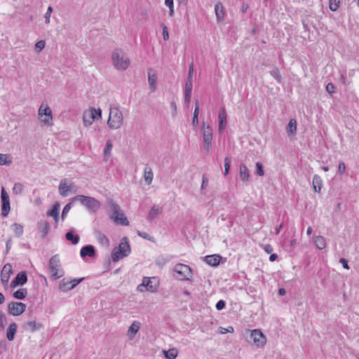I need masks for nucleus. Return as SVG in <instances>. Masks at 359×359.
<instances>
[{"label":"nucleus","mask_w":359,"mask_h":359,"mask_svg":"<svg viewBox=\"0 0 359 359\" xmlns=\"http://www.w3.org/2000/svg\"><path fill=\"white\" fill-rule=\"evenodd\" d=\"M111 62L118 71H125L130 65V60L127 53L121 48H116L111 53Z\"/></svg>","instance_id":"nucleus-1"},{"label":"nucleus","mask_w":359,"mask_h":359,"mask_svg":"<svg viewBox=\"0 0 359 359\" xmlns=\"http://www.w3.org/2000/svg\"><path fill=\"white\" fill-rule=\"evenodd\" d=\"M123 123L121 111L116 106H110L109 115L107 121L108 126L113 130L119 129Z\"/></svg>","instance_id":"nucleus-2"},{"label":"nucleus","mask_w":359,"mask_h":359,"mask_svg":"<svg viewBox=\"0 0 359 359\" xmlns=\"http://www.w3.org/2000/svg\"><path fill=\"white\" fill-rule=\"evenodd\" d=\"M130 246L126 237L121 239L118 247L114 248L111 253L113 262H116L123 258L128 257L130 253Z\"/></svg>","instance_id":"nucleus-3"},{"label":"nucleus","mask_w":359,"mask_h":359,"mask_svg":"<svg viewBox=\"0 0 359 359\" xmlns=\"http://www.w3.org/2000/svg\"><path fill=\"white\" fill-rule=\"evenodd\" d=\"M38 116L42 126H52L53 116L52 110L47 103L42 102L38 110Z\"/></svg>","instance_id":"nucleus-4"},{"label":"nucleus","mask_w":359,"mask_h":359,"mask_svg":"<svg viewBox=\"0 0 359 359\" xmlns=\"http://www.w3.org/2000/svg\"><path fill=\"white\" fill-rule=\"evenodd\" d=\"M79 201L88 210L95 212L100 207V203L95 198L79 195L72 198V202Z\"/></svg>","instance_id":"nucleus-5"},{"label":"nucleus","mask_w":359,"mask_h":359,"mask_svg":"<svg viewBox=\"0 0 359 359\" xmlns=\"http://www.w3.org/2000/svg\"><path fill=\"white\" fill-rule=\"evenodd\" d=\"M201 131L202 133V138H203L204 149L207 152H209L211 149V147H212V133H213L212 128L209 123L203 121L201 123Z\"/></svg>","instance_id":"nucleus-6"},{"label":"nucleus","mask_w":359,"mask_h":359,"mask_svg":"<svg viewBox=\"0 0 359 359\" xmlns=\"http://www.w3.org/2000/svg\"><path fill=\"white\" fill-rule=\"evenodd\" d=\"M173 276L180 280H188L191 278L192 272L191 268L184 264H177L172 270Z\"/></svg>","instance_id":"nucleus-7"},{"label":"nucleus","mask_w":359,"mask_h":359,"mask_svg":"<svg viewBox=\"0 0 359 359\" xmlns=\"http://www.w3.org/2000/svg\"><path fill=\"white\" fill-rule=\"evenodd\" d=\"M159 286L158 281L155 277H144L142 282L137 286L139 292L148 291L150 292H156Z\"/></svg>","instance_id":"nucleus-8"},{"label":"nucleus","mask_w":359,"mask_h":359,"mask_svg":"<svg viewBox=\"0 0 359 359\" xmlns=\"http://www.w3.org/2000/svg\"><path fill=\"white\" fill-rule=\"evenodd\" d=\"M49 273L55 279H58L64 275V271L61 267L59 256L55 255L49 260Z\"/></svg>","instance_id":"nucleus-9"},{"label":"nucleus","mask_w":359,"mask_h":359,"mask_svg":"<svg viewBox=\"0 0 359 359\" xmlns=\"http://www.w3.org/2000/svg\"><path fill=\"white\" fill-rule=\"evenodd\" d=\"M102 117V110L100 109L90 108L84 111L83 114V124L86 127H88L93 123Z\"/></svg>","instance_id":"nucleus-10"},{"label":"nucleus","mask_w":359,"mask_h":359,"mask_svg":"<svg viewBox=\"0 0 359 359\" xmlns=\"http://www.w3.org/2000/svg\"><path fill=\"white\" fill-rule=\"evenodd\" d=\"M111 210L112 211L111 218L114 222L121 225L128 226L129 222L125 216L124 213L121 211L119 205L114 202L111 203Z\"/></svg>","instance_id":"nucleus-11"},{"label":"nucleus","mask_w":359,"mask_h":359,"mask_svg":"<svg viewBox=\"0 0 359 359\" xmlns=\"http://www.w3.org/2000/svg\"><path fill=\"white\" fill-rule=\"evenodd\" d=\"M58 190L62 196L66 197L69 193L76 194L78 191V187L74 182L65 178L60 181Z\"/></svg>","instance_id":"nucleus-12"},{"label":"nucleus","mask_w":359,"mask_h":359,"mask_svg":"<svg viewBox=\"0 0 359 359\" xmlns=\"http://www.w3.org/2000/svg\"><path fill=\"white\" fill-rule=\"evenodd\" d=\"M250 332V337L256 348H263L266 344L267 338L259 329L252 330Z\"/></svg>","instance_id":"nucleus-13"},{"label":"nucleus","mask_w":359,"mask_h":359,"mask_svg":"<svg viewBox=\"0 0 359 359\" xmlns=\"http://www.w3.org/2000/svg\"><path fill=\"white\" fill-rule=\"evenodd\" d=\"M26 307L25 304L18 302H11L8 304V313L13 316H20L25 311Z\"/></svg>","instance_id":"nucleus-14"},{"label":"nucleus","mask_w":359,"mask_h":359,"mask_svg":"<svg viewBox=\"0 0 359 359\" xmlns=\"http://www.w3.org/2000/svg\"><path fill=\"white\" fill-rule=\"evenodd\" d=\"M1 215L4 217L8 216L11 210L9 196L4 187L1 189Z\"/></svg>","instance_id":"nucleus-15"},{"label":"nucleus","mask_w":359,"mask_h":359,"mask_svg":"<svg viewBox=\"0 0 359 359\" xmlns=\"http://www.w3.org/2000/svg\"><path fill=\"white\" fill-rule=\"evenodd\" d=\"M148 84L151 91L154 92L157 88V74L154 69L149 68L147 69Z\"/></svg>","instance_id":"nucleus-16"},{"label":"nucleus","mask_w":359,"mask_h":359,"mask_svg":"<svg viewBox=\"0 0 359 359\" xmlns=\"http://www.w3.org/2000/svg\"><path fill=\"white\" fill-rule=\"evenodd\" d=\"M13 273V267L11 264H6L1 272V281L4 285L8 284L11 274Z\"/></svg>","instance_id":"nucleus-17"},{"label":"nucleus","mask_w":359,"mask_h":359,"mask_svg":"<svg viewBox=\"0 0 359 359\" xmlns=\"http://www.w3.org/2000/svg\"><path fill=\"white\" fill-rule=\"evenodd\" d=\"M27 281V276L25 271H21L16 277L13 280V281L11 283V287H15L19 285H23L25 283H26Z\"/></svg>","instance_id":"nucleus-18"},{"label":"nucleus","mask_w":359,"mask_h":359,"mask_svg":"<svg viewBox=\"0 0 359 359\" xmlns=\"http://www.w3.org/2000/svg\"><path fill=\"white\" fill-rule=\"evenodd\" d=\"M218 121V130L219 133H222L226 127V112L224 107L220 108L219 109Z\"/></svg>","instance_id":"nucleus-19"},{"label":"nucleus","mask_w":359,"mask_h":359,"mask_svg":"<svg viewBox=\"0 0 359 359\" xmlns=\"http://www.w3.org/2000/svg\"><path fill=\"white\" fill-rule=\"evenodd\" d=\"M95 238L98 243L103 248L108 249L110 245V242L107 236L101 231H95Z\"/></svg>","instance_id":"nucleus-20"},{"label":"nucleus","mask_w":359,"mask_h":359,"mask_svg":"<svg viewBox=\"0 0 359 359\" xmlns=\"http://www.w3.org/2000/svg\"><path fill=\"white\" fill-rule=\"evenodd\" d=\"M141 324L139 321H134L127 331V336L130 339H133L140 330Z\"/></svg>","instance_id":"nucleus-21"},{"label":"nucleus","mask_w":359,"mask_h":359,"mask_svg":"<svg viewBox=\"0 0 359 359\" xmlns=\"http://www.w3.org/2000/svg\"><path fill=\"white\" fill-rule=\"evenodd\" d=\"M23 327L25 330L29 332H35L39 330L43 327V325L41 323H37L34 320L28 321L23 325Z\"/></svg>","instance_id":"nucleus-22"},{"label":"nucleus","mask_w":359,"mask_h":359,"mask_svg":"<svg viewBox=\"0 0 359 359\" xmlns=\"http://www.w3.org/2000/svg\"><path fill=\"white\" fill-rule=\"evenodd\" d=\"M239 177L245 183H248L250 179V172L245 164H241L239 167Z\"/></svg>","instance_id":"nucleus-23"},{"label":"nucleus","mask_w":359,"mask_h":359,"mask_svg":"<svg viewBox=\"0 0 359 359\" xmlns=\"http://www.w3.org/2000/svg\"><path fill=\"white\" fill-rule=\"evenodd\" d=\"M215 12L216 15V18L218 22H222L224 20L225 12L224 9V6L221 2H217L215 5Z\"/></svg>","instance_id":"nucleus-24"},{"label":"nucleus","mask_w":359,"mask_h":359,"mask_svg":"<svg viewBox=\"0 0 359 359\" xmlns=\"http://www.w3.org/2000/svg\"><path fill=\"white\" fill-rule=\"evenodd\" d=\"M80 255L82 258L86 257H93L95 255V248L92 245H86L81 249Z\"/></svg>","instance_id":"nucleus-25"},{"label":"nucleus","mask_w":359,"mask_h":359,"mask_svg":"<svg viewBox=\"0 0 359 359\" xmlns=\"http://www.w3.org/2000/svg\"><path fill=\"white\" fill-rule=\"evenodd\" d=\"M17 329L18 325L15 322L9 325L6 330V338L9 341H12L14 339Z\"/></svg>","instance_id":"nucleus-26"},{"label":"nucleus","mask_w":359,"mask_h":359,"mask_svg":"<svg viewBox=\"0 0 359 359\" xmlns=\"http://www.w3.org/2000/svg\"><path fill=\"white\" fill-rule=\"evenodd\" d=\"M313 242L319 250H323L327 247L326 239L322 236H316L312 238Z\"/></svg>","instance_id":"nucleus-27"},{"label":"nucleus","mask_w":359,"mask_h":359,"mask_svg":"<svg viewBox=\"0 0 359 359\" xmlns=\"http://www.w3.org/2000/svg\"><path fill=\"white\" fill-rule=\"evenodd\" d=\"M312 185L316 192L320 193L323 187V180L318 175H314L313 177Z\"/></svg>","instance_id":"nucleus-28"},{"label":"nucleus","mask_w":359,"mask_h":359,"mask_svg":"<svg viewBox=\"0 0 359 359\" xmlns=\"http://www.w3.org/2000/svg\"><path fill=\"white\" fill-rule=\"evenodd\" d=\"M205 259L209 265L216 266L219 264L221 257L217 255H208L205 257Z\"/></svg>","instance_id":"nucleus-29"},{"label":"nucleus","mask_w":359,"mask_h":359,"mask_svg":"<svg viewBox=\"0 0 359 359\" xmlns=\"http://www.w3.org/2000/svg\"><path fill=\"white\" fill-rule=\"evenodd\" d=\"M58 288L60 291L66 292L72 290L69 278H63L59 283Z\"/></svg>","instance_id":"nucleus-30"},{"label":"nucleus","mask_w":359,"mask_h":359,"mask_svg":"<svg viewBox=\"0 0 359 359\" xmlns=\"http://www.w3.org/2000/svg\"><path fill=\"white\" fill-rule=\"evenodd\" d=\"M154 174L152 169L149 166H146L144 170V179L147 184H151L153 181Z\"/></svg>","instance_id":"nucleus-31"},{"label":"nucleus","mask_w":359,"mask_h":359,"mask_svg":"<svg viewBox=\"0 0 359 359\" xmlns=\"http://www.w3.org/2000/svg\"><path fill=\"white\" fill-rule=\"evenodd\" d=\"M59 211H60V205L58 203H55L51 210L48 212V215L53 217L54 218L55 222L57 223L59 220Z\"/></svg>","instance_id":"nucleus-32"},{"label":"nucleus","mask_w":359,"mask_h":359,"mask_svg":"<svg viewBox=\"0 0 359 359\" xmlns=\"http://www.w3.org/2000/svg\"><path fill=\"white\" fill-rule=\"evenodd\" d=\"M194 73V65H189V75L185 84V90H192V74Z\"/></svg>","instance_id":"nucleus-33"},{"label":"nucleus","mask_w":359,"mask_h":359,"mask_svg":"<svg viewBox=\"0 0 359 359\" xmlns=\"http://www.w3.org/2000/svg\"><path fill=\"white\" fill-rule=\"evenodd\" d=\"M161 211L162 210L158 205H154L147 215V219L152 220L156 216H158L161 212Z\"/></svg>","instance_id":"nucleus-34"},{"label":"nucleus","mask_w":359,"mask_h":359,"mask_svg":"<svg viewBox=\"0 0 359 359\" xmlns=\"http://www.w3.org/2000/svg\"><path fill=\"white\" fill-rule=\"evenodd\" d=\"M297 132V121L294 118L290 120L287 127V133L289 135H294Z\"/></svg>","instance_id":"nucleus-35"},{"label":"nucleus","mask_w":359,"mask_h":359,"mask_svg":"<svg viewBox=\"0 0 359 359\" xmlns=\"http://www.w3.org/2000/svg\"><path fill=\"white\" fill-rule=\"evenodd\" d=\"M11 228L17 237H20L23 234L24 229L22 225L15 223L11 226Z\"/></svg>","instance_id":"nucleus-36"},{"label":"nucleus","mask_w":359,"mask_h":359,"mask_svg":"<svg viewBox=\"0 0 359 359\" xmlns=\"http://www.w3.org/2000/svg\"><path fill=\"white\" fill-rule=\"evenodd\" d=\"M163 354L166 359H175L178 355V351L177 348H172L168 351H163Z\"/></svg>","instance_id":"nucleus-37"},{"label":"nucleus","mask_w":359,"mask_h":359,"mask_svg":"<svg viewBox=\"0 0 359 359\" xmlns=\"http://www.w3.org/2000/svg\"><path fill=\"white\" fill-rule=\"evenodd\" d=\"M195 105L196 106H195L194 116H193V118H192V124L194 126V128L197 127V126L198 124L199 103H198V100L196 102Z\"/></svg>","instance_id":"nucleus-38"},{"label":"nucleus","mask_w":359,"mask_h":359,"mask_svg":"<svg viewBox=\"0 0 359 359\" xmlns=\"http://www.w3.org/2000/svg\"><path fill=\"white\" fill-rule=\"evenodd\" d=\"M11 163L12 158L9 154H0V165H8Z\"/></svg>","instance_id":"nucleus-39"},{"label":"nucleus","mask_w":359,"mask_h":359,"mask_svg":"<svg viewBox=\"0 0 359 359\" xmlns=\"http://www.w3.org/2000/svg\"><path fill=\"white\" fill-rule=\"evenodd\" d=\"M27 295V290L26 288H20L13 293V297L18 299H22Z\"/></svg>","instance_id":"nucleus-40"},{"label":"nucleus","mask_w":359,"mask_h":359,"mask_svg":"<svg viewBox=\"0 0 359 359\" xmlns=\"http://www.w3.org/2000/svg\"><path fill=\"white\" fill-rule=\"evenodd\" d=\"M38 227H39L40 232H41L43 233V236H45L48 233V229H49V225L47 222L43 221V222H39L38 224Z\"/></svg>","instance_id":"nucleus-41"},{"label":"nucleus","mask_w":359,"mask_h":359,"mask_svg":"<svg viewBox=\"0 0 359 359\" xmlns=\"http://www.w3.org/2000/svg\"><path fill=\"white\" fill-rule=\"evenodd\" d=\"M23 190H24L23 184L20 182H16L13 185L12 192H13V195L17 196V195L21 194L22 193Z\"/></svg>","instance_id":"nucleus-42"},{"label":"nucleus","mask_w":359,"mask_h":359,"mask_svg":"<svg viewBox=\"0 0 359 359\" xmlns=\"http://www.w3.org/2000/svg\"><path fill=\"white\" fill-rule=\"evenodd\" d=\"M66 239L71 241L73 244H77L79 241V237L77 235H74L72 231H69L65 235Z\"/></svg>","instance_id":"nucleus-43"},{"label":"nucleus","mask_w":359,"mask_h":359,"mask_svg":"<svg viewBox=\"0 0 359 359\" xmlns=\"http://www.w3.org/2000/svg\"><path fill=\"white\" fill-rule=\"evenodd\" d=\"M341 4V0H330L329 8L332 11H337Z\"/></svg>","instance_id":"nucleus-44"},{"label":"nucleus","mask_w":359,"mask_h":359,"mask_svg":"<svg viewBox=\"0 0 359 359\" xmlns=\"http://www.w3.org/2000/svg\"><path fill=\"white\" fill-rule=\"evenodd\" d=\"M112 149V143L108 140L106 143L105 148L104 149V156L106 160L109 158V156L111 151Z\"/></svg>","instance_id":"nucleus-45"},{"label":"nucleus","mask_w":359,"mask_h":359,"mask_svg":"<svg viewBox=\"0 0 359 359\" xmlns=\"http://www.w3.org/2000/svg\"><path fill=\"white\" fill-rule=\"evenodd\" d=\"M255 167H256L255 174L259 176H264V170L263 165H262V163L257 162Z\"/></svg>","instance_id":"nucleus-46"},{"label":"nucleus","mask_w":359,"mask_h":359,"mask_svg":"<svg viewBox=\"0 0 359 359\" xmlns=\"http://www.w3.org/2000/svg\"><path fill=\"white\" fill-rule=\"evenodd\" d=\"M52 12H53V8H52V6H49L47 8L46 12L44 14V16H43L44 19H45V22L46 24H50V16H51Z\"/></svg>","instance_id":"nucleus-47"},{"label":"nucleus","mask_w":359,"mask_h":359,"mask_svg":"<svg viewBox=\"0 0 359 359\" xmlns=\"http://www.w3.org/2000/svg\"><path fill=\"white\" fill-rule=\"evenodd\" d=\"M74 202H72V201L67 203L63 208V210H62V219L64 220L67 215V213L69 212V211L71 210L72 208V205Z\"/></svg>","instance_id":"nucleus-48"},{"label":"nucleus","mask_w":359,"mask_h":359,"mask_svg":"<svg viewBox=\"0 0 359 359\" xmlns=\"http://www.w3.org/2000/svg\"><path fill=\"white\" fill-rule=\"evenodd\" d=\"M6 323L7 317L6 314L4 312L0 311V328L4 329Z\"/></svg>","instance_id":"nucleus-49"},{"label":"nucleus","mask_w":359,"mask_h":359,"mask_svg":"<svg viewBox=\"0 0 359 359\" xmlns=\"http://www.w3.org/2000/svg\"><path fill=\"white\" fill-rule=\"evenodd\" d=\"M231 166V161L230 159L227 157L224 158V176H226L229 174V170Z\"/></svg>","instance_id":"nucleus-50"},{"label":"nucleus","mask_w":359,"mask_h":359,"mask_svg":"<svg viewBox=\"0 0 359 359\" xmlns=\"http://www.w3.org/2000/svg\"><path fill=\"white\" fill-rule=\"evenodd\" d=\"M271 75L276 79L277 80L278 82L280 81V79H281V76H280V72L279 70L277 69V68H275L273 69V70H271Z\"/></svg>","instance_id":"nucleus-51"},{"label":"nucleus","mask_w":359,"mask_h":359,"mask_svg":"<svg viewBox=\"0 0 359 359\" xmlns=\"http://www.w3.org/2000/svg\"><path fill=\"white\" fill-rule=\"evenodd\" d=\"M45 46L46 41L44 40H40L37 41L35 44V47L39 52L41 51L45 48Z\"/></svg>","instance_id":"nucleus-52"},{"label":"nucleus","mask_w":359,"mask_h":359,"mask_svg":"<svg viewBox=\"0 0 359 359\" xmlns=\"http://www.w3.org/2000/svg\"><path fill=\"white\" fill-rule=\"evenodd\" d=\"M191 91L192 90H185L184 91V102L187 104H189L191 101Z\"/></svg>","instance_id":"nucleus-53"},{"label":"nucleus","mask_w":359,"mask_h":359,"mask_svg":"<svg viewBox=\"0 0 359 359\" xmlns=\"http://www.w3.org/2000/svg\"><path fill=\"white\" fill-rule=\"evenodd\" d=\"M219 330H219V333H220V334H226V333H227V332H231V333H232V332H233V330H233V327H231V326H229V327H228L227 328H224V327H219Z\"/></svg>","instance_id":"nucleus-54"},{"label":"nucleus","mask_w":359,"mask_h":359,"mask_svg":"<svg viewBox=\"0 0 359 359\" xmlns=\"http://www.w3.org/2000/svg\"><path fill=\"white\" fill-rule=\"evenodd\" d=\"M346 170V165L343 161L339 162L338 165V172L339 175H343Z\"/></svg>","instance_id":"nucleus-55"},{"label":"nucleus","mask_w":359,"mask_h":359,"mask_svg":"<svg viewBox=\"0 0 359 359\" xmlns=\"http://www.w3.org/2000/svg\"><path fill=\"white\" fill-rule=\"evenodd\" d=\"M326 90L329 94H333L335 92V86L333 83H329L326 86Z\"/></svg>","instance_id":"nucleus-56"},{"label":"nucleus","mask_w":359,"mask_h":359,"mask_svg":"<svg viewBox=\"0 0 359 359\" xmlns=\"http://www.w3.org/2000/svg\"><path fill=\"white\" fill-rule=\"evenodd\" d=\"M83 278L77 279V278H73V279H69L71 285L72 286V289L74 288L77 285H79L81 281Z\"/></svg>","instance_id":"nucleus-57"},{"label":"nucleus","mask_w":359,"mask_h":359,"mask_svg":"<svg viewBox=\"0 0 359 359\" xmlns=\"http://www.w3.org/2000/svg\"><path fill=\"white\" fill-rule=\"evenodd\" d=\"M163 37L165 41H168L169 39L168 29L165 25L163 26Z\"/></svg>","instance_id":"nucleus-58"},{"label":"nucleus","mask_w":359,"mask_h":359,"mask_svg":"<svg viewBox=\"0 0 359 359\" xmlns=\"http://www.w3.org/2000/svg\"><path fill=\"white\" fill-rule=\"evenodd\" d=\"M226 303L223 300H219L216 304V308L217 310H222L225 307Z\"/></svg>","instance_id":"nucleus-59"},{"label":"nucleus","mask_w":359,"mask_h":359,"mask_svg":"<svg viewBox=\"0 0 359 359\" xmlns=\"http://www.w3.org/2000/svg\"><path fill=\"white\" fill-rule=\"evenodd\" d=\"M263 249L267 254H271L273 250V247L270 244L264 245Z\"/></svg>","instance_id":"nucleus-60"},{"label":"nucleus","mask_w":359,"mask_h":359,"mask_svg":"<svg viewBox=\"0 0 359 359\" xmlns=\"http://www.w3.org/2000/svg\"><path fill=\"white\" fill-rule=\"evenodd\" d=\"M170 104L172 107V114L173 116H175L177 111L176 102L175 101H172Z\"/></svg>","instance_id":"nucleus-61"},{"label":"nucleus","mask_w":359,"mask_h":359,"mask_svg":"<svg viewBox=\"0 0 359 359\" xmlns=\"http://www.w3.org/2000/svg\"><path fill=\"white\" fill-rule=\"evenodd\" d=\"M339 262L342 264L343 267L346 269H349V266L348 264V261L345 258H341L339 259Z\"/></svg>","instance_id":"nucleus-62"},{"label":"nucleus","mask_w":359,"mask_h":359,"mask_svg":"<svg viewBox=\"0 0 359 359\" xmlns=\"http://www.w3.org/2000/svg\"><path fill=\"white\" fill-rule=\"evenodd\" d=\"M208 178H207L205 175H203V177H202L201 189H205V188H206V187L208 186Z\"/></svg>","instance_id":"nucleus-63"},{"label":"nucleus","mask_w":359,"mask_h":359,"mask_svg":"<svg viewBox=\"0 0 359 359\" xmlns=\"http://www.w3.org/2000/svg\"><path fill=\"white\" fill-rule=\"evenodd\" d=\"M137 235L145 239H147L149 238V235L145 232L137 231Z\"/></svg>","instance_id":"nucleus-64"}]
</instances>
